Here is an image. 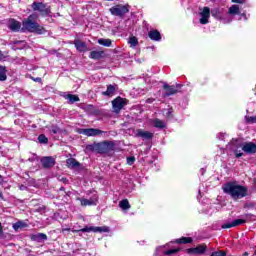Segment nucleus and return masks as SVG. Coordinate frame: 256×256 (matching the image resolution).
<instances>
[{
	"label": "nucleus",
	"mask_w": 256,
	"mask_h": 256,
	"mask_svg": "<svg viewBox=\"0 0 256 256\" xmlns=\"http://www.w3.org/2000/svg\"><path fill=\"white\" fill-rule=\"evenodd\" d=\"M222 190L226 195H229L233 201H239V199H243L249 195V189L235 181L224 184Z\"/></svg>",
	"instance_id": "f257e3e1"
},
{
	"label": "nucleus",
	"mask_w": 256,
	"mask_h": 256,
	"mask_svg": "<svg viewBox=\"0 0 256 256\" xmlns=\"http://www.w3.org/2000/svg\"><path fill=\"white\" fill-rule=\"evenodd\" d=\"M37 14H31L26 20L22 22V31H28L29 33H36L37 35H45L47 30L39 23L35 22Z\"/></svg>",
	"instance_id": "f03ea898"
},
{
	"label": "nucleus",
	"mask_w": 256,
	"mask_h": 256,
	"mask_svg": "<svg viewBox=\"0 0 256 256\" xmlns=\"http://www.w3.org/2000/svg\"><path fill=\"white\" fill-rule=\"evenodd\" d=\"M88 151H96V153L105 154L115 151V142L113 141H103L100 143H94L86 146Z\"/></svg>",
	"instance_id": "7ed1b4c3"
},
{
	"label": "nucleus",
	"mask_w": 256,
	"mask_h": 256,
	"mask_svg": "<svg viewBox=\"0 0 256 256\" xmlns=\"http://www.w3.org/2000/svg\"><path fill=\"white\" fill-rule=\"evenodd\" d=\"M80 135H86V137H99V135H103L107 132L99 130L97 128H80L78 130Z\"/></svg>",
	"instance_id": "20e7f679"
},
{
	"label": "nucleus",
	"mask_w": 256,
	"mask_h": 256,
	"mask_svg": "<svg viewBox=\"0 0 256 256\" xmlns=\"http://www.w3.org/2000/svg\"><path fill=\"white\" fill-rule=\"evenodd\" d=\"M77 201H80L81 207H93L99 203V196L97 193H94L89 199L87 198H77Z\"/></svg>",
	"instance_id": "39448f33"
},
{
	"label": "nucleus",
	"mask_w": 256,
	"mask_h": 256,
	"mask_svg": "<svg viewBox=\"0 0 256 256\" xmlns=\"http://www.w3.org/2000/svg\"><path fill=\"white\" fill-rule=\"evenodd\" d=\"M109 11L114 17H123V15H127V13H129V8H127V6L118 4L111 7Z\"/></svg>",
	"instance_id": "423d86ee"
},
{
	"label": "nucleus",
	"mask_w": 256,
	"mask_h": 256,
	"mask_svg": "<svg viewBox=\"0 0 256 256\" xmlns=\"http://www.w3.org/2000/svg\"><path fill=\"white\" fill-rule=\"evenodd\" d=\"M32 9H33V11H39L40 15H42V17H47V15H49V13H51V9H49V6H47V4H44L41 2H33Z\"/></svg>",
	"instance_id": "0eeeda50"
},
{
	"label": "nucleus",
	"mask_w": 256,
	"mask_h": 256,
	"mask_svg": "<svg viewBox=\"0 0 256 256\" xmlns=\"http://www.w3.org/2000/svg\"><path fill=\"white\" fill-rule=\"evenodd\" d=\"M226 149H228L229 151H232L235 154V157L237 159H239V157H243V152H241L240 149H242L241 145H239V142H237V140H233L231 141Z\"/></svg>",
	"instance_id": "6e6552de"
},
{
	"label": "nucleus",
	"mask_w": 256,
	"mask_h": 256,
	"mask_svg": "<svg viewBox=\"0 0 256 256\" xmlns=\"http://www.w3.org/2000/svg\"><path fill=\"white\" fill-rule=\"evenodd\" d=\"M82 233H109V227L103 226V227H98V226H90V227H84L80 230Z\"/></svg>",
	"instance_id": "1a4fd4ad"
},
{
	"label": "nucleus",
	"mask_w": 256,
	"mask_h": 256,
	"mask_svg": "<svg viewBox=\"0 0 256 256\" xmlns=\"http://www.w3.org/2000/svg\"><path fill=\"white\" fill-rule=\"evenodd\" d=\"M125 105H127V102H125V99L121 97H117L112 101V107H113L114 113H120L121 109H123Z\"/></svg>",
	"instance_id": "9d476101"
},
{
	"label": "nucleus",
	"mask_w": 256,
	"mask_h": 256,
	"mask_svg": "<svg viewBox=\"0 0 256 256\" xmlns=\"http://www.w3.org/2000/svg\"><path fill=\"white\" fill-rule=\"evenodd\" d=\"M200 17L201 25H207V23H209V18L211 17V9L209 7H204L200 12Z\"/></svg>",
	"instance_id": "9b49d317"
},
{
	"label": "nucleus",
	"mask_w": 256,
	"mask_h": 256,
	"mask_svg": "<svg viewBox=\"0 0 256 256\" xmlns=\"http://www.w3.org/2000/svg\"><path fill=\"white\" fill-rule=\"evenodd\" d=\"M163 89L165 91L163 97H171V95H176V93H179V90H177L175 85L165 83Z\"/></svg>",
	"instance_id": "f8f14e48"
},
{
	"label": "nucleus",
	"mask_w": 256,
	"mask_h": 256,
	"mask_svg": "<svg viewBox=\"0 0 256 256\" xmlns=\"http://www.w3.org/2000/svg\"><path fill=\"white\" fill-rule=\"evenodd\" d=\"M8 29H10V31H13L14 33L21 31V22L11 18L8 21Z\"/></svg>",
	"instance_id": "ddd939ff"
},
{
	"label": "nucleus",
	"mask_w": 256,
	"mask_h": 256,
	"mask_svg": "<svg viewBox=\"0 0 256 256\" xmlns=\"http://www.w3.org/2000/svg\"><path fill=\"white\" fill-rule=\"evenodd\" d=\"M207 251V247L203 245H199L195 248L187 249V253L189 255H203Z\"/></svg>",
	"instance_id": "4468645a"
},
{
	"label": "nucleus",
	"mask_w": 256,
	"mask_h": 256,
	"mask_svg": "<svg viewBox=\"0 0 256 256\" xmlns=\"http://www.w3.org/2000/svg\"><path fill=\"white\" fill-rule=\"evenodd\" d=\"M242 151L248 153V155H253L256 153V144L253 142H247L242 146Z\"/></svg>",
	"instance_id": "2eb2a0df"
},
{
	"label": "nucleus",
	"mask_w": 256,
	"mask_h": 256,
	"mask_svg": "<svg viewBox=\"0 0 256 256\" xmlns=\"http://www.w3.org/2000/svg\"><path fill=\"white\" fill-rule=\"evenodd\" d=\"M41 163L44 167V169H51V167L55 166V158L51 156L43 157L41 159Z\"/></svg>",
	"instance_id": "dca6fc26"
},
{
	"label": "nucleus",
	"mask_w": 256,
	"mask_h": 256,
	"mask_svg": "<svg viewBox=\"0 0 256 256\" xmlns=\"http://www.w3.org/2000/svg\"><path fill=\"white\" fill-rule=\"evenodd\" d=\"M61 97L66 99L70 105H73V103H77L80 101L79 96L73 95V94H67L66 92H63L61 94Z\"/></svg>",
	"instance_id": "f3484780"
},
{
	"label": "nucleus",
	"mask_w": 256,
	"mask_h": 256,
	"mask_svg": "<svg viewBox=\"0 0 256 256\" xmlns=\"http://www.w3.org/2000/svg\"><path fill=\"white\" fill-rule=\"evenodd\" d=\"M136 137H140L141 139H153V133L149 132V131H145L143 129H138L136 131Z\"/></svg>",
	"instance_id": "a211bd4d"
},
{
	"label": "nucleus",
	"mask_w": 256,
	"mask_h": 256,
	"mask_svg": "<svg viewBox=\"0 0 256 256\" xmlns=\"http://www.w3.org/2000/svg\"><path fill=\"white\" fill-rule=\"evenodd\" d=\"M150 123L153 125V127H156V129H165V127H167V123L158 118L152 119Z\"/></svg>",
	"instance_id": "6ab92c4d"
},
{
	"label": "nucleus",
	"mask_w": 256,
	"mask_h": 256,
	"mask_svg": "<svg viewBox=\"0 0 256 256\" xmlns=\"http://www.w3.org/2000/svg\"><path fill=\"white\" fill-rule=\"evenodd\" d=\"M30 239L32 241H36L37 243H43V241H47V234L45 233L32 234L30 236Z\"/></svg>",
	"instance_id": "aec40b11"
},
{
	"label": "nucleus",
	"mask_w": 256,
	"mask_h": 256,
	"mask_svg": "<svg viewBox=\"0 0 256 256\" xmlns=\"http://www.w3.org/2000/svg\"><path fill=\"white\" fill-rule=\"evenodd\" d=\"M115 91H117V85H108L107 86V90L102 92V95H104V97H113V95H115Z\"/></svg>",
	"instance_id": "412c9836"
},
{
	"label": "nucleus",
	"mask_w": 256,
	"mask_h": 256,
	"mask_svg": "<svg viewBox=\"0 0 256 256\" xmlns=\"http://www.w3.org/2000/svg\"><path fill=\"white\" fill-rule=\"evenodd\" d=\"M74 45L80 53H85V51H87V44L81 40H74Z\"/></svg>",
	"instance_id": "4be33fe9"
},
{
	"label": "nucleus",
	"mask_w": 256,
	"mask_h": 256,
	"mask_svg": "<svg viewBox=\"0 0 256 256\" xmlns=\"http://www.w3.org/2000/svg\"><path fill=\"white\" fill-rule=\"evenodd\" d=\"M105 55V52L104 51H92L90 52L89 54V58L90 59H94L95 61H98L99 59H103Z\"/></svg>",
	"instance_id": "5701e85b"
},
{
	"label": "nucleus",
	"mask_w": 256,
	"mask_h": 256,
	"mask_svg": "<svg viewBox=\"0 0 256 256\" xmlns=\"http://www.w3.org/2000/svg\"><path fill=\"white\" fill-rule=\"evenodd\" d=\"M148 37L151 39V41H160L161 33L159 32V30H151L148 33Z\"/></svg>",
	"instance_id": "b1692460"
},
{
	"label": "nucleus",
	"mask_w": 256,
	"mask_h": 256,
	"mask_svg": "<svg viewBox=\"0 0 256 256\" xmlns=\"http://www.w3.org/2000/svg\"><path fill=\"white\" fill-rule=\"evenodd\" d=\"M228 15L232 17V15H241V10L239 9V5H232L228 9Z\"/></svg>",
	"instance_id": "393cba45"
},
{
	"label": "nucleus",
	"mask_w": 256,
	"mask_h": 256,
	"mask_svg": "<svg viewBox=\"0 0 256 256\" xmlns=\"http://www.w3.org/2000/svg\"><path fill=\"white\" fill-rule=\"evenodd\" d=\"M250 215L251 214H246L244 218L234 220L232 222L233 227H239V225H243V224L247 223V219H249Z\"/></svg>",
	"instance_id": "a878e982"
},
{
	"label": "nucleus",
	"mask_w": 256,
	"mask_h": 256,
	"mask_svg": "<svg viewBox=\"0 0 256 256\" xmlns=\"http://www.w3.org/2000/svg\"><path fill=\"white\" fill-rule=\"evenodd\" d=\"M27 223L23 222V221H18L16 223L13 224V229L14 231H21V229H25V227H27Z\"/></svg>",
	"instance_id": "bb28decb"
},
{
	"label": "nucleus",
	"mask_w": 256,
	"mask_h": 256,
	"mask_svg": "<svg viewBox=\"0 0 256 256\" xmlns=\"http://www.w3.org/2000/svg\"><path fill=\"white\" fill-rule=\"evenodd\" d=\"M210 15H212V17H214V19H218V21L221 20V17L223 16L221 14V10H219V8H214L210 11Z\"/></svg>",
	"instance_id": "cd10ccee"
},
{
	"label": "nucleus",
	"mask_w": 256,
	"mask_h": 256,
	"mask_svg": "<svg viewBox=\"0 0 256 256\" xmlns=\"http://www.w3.org/2000/svg\"><path fill=\"white\" fill-rule=\"evenodd\" d=\"M119 207L124 211H127V209H131V204H129V200L124 199L119 202Z\"/></svg>",
	"instance_id": "c85d7f7f"
},
{
	"label": "nucleus",
	"mask_w": 256,
	"mask_h": 256,
	"mask_svg": "<svg viewBox=\"0 0 256 256\" xmlns=\"http://www.w3.org/2000/svg\"><path fill=\"white\" fill-rule=\"evenodd\" d=\"M128 43L130 44V47H131L132 49H135V47H137V45H139V40L137 39V37L131 36V37L128 39Z\"/></svg>",
	"instance_id": "c756f323"
},
{
	"label": "nucleus",
	"mask_w": 256,
	"mask_h": 256,
	"mask_svg": "<svg viewBox=\"0 0 256 256\" xmlns=\"http://www.w3.org/2000/svg\"><path fill=\"white\" fill-rule=\"evenodd\" d=\"M0 81H7V68L0 66Z\"/></svg>",
	"instance_id": "7c9ffc66"
},
{
	"label": "nucleus",
	"mask_w": 256,
	"mask_h": 256,
	"mask_svg": "<svg viewBox=\"0 0 256 256\" xmlns=\"http://www.w3.org/2000/svg\"><path fill=\"white\" fill-rule=\"evenodd\" d=\"M67 166L71 167L72 169L75 167H79V162L75 160V158H69L66 160Z\"/></svg>",
	"instance_id": "2f4dec72"
},
{
	"label": "nucleus",
	"mask_w": 256,
	"mask_h": 256,
	"mask_svg": "<svg viewBox=\"0 0 256 256\" xmlns=\"http://www.w3.org/2000/svg\"><path fill=\"white\" fill-rule=\"evenodd\" d=\"M99 45H103V47H111L112 41L111 39H105V38H100L98 39Z\"/></svg>",
	"instance_id": "473e14b6"
},
{
	"label": "nucleus",
	"mask_w": 256,
	"mask_h": 256,
	"mask_svg": "<svg viewBox=\"0 0 256 256\" xmlns=\"http://www.w3.org/2000/svg\"><path fill=\"white\" fill-rule=\"evenodd\" d=\"M220 21L224 25H228V23H231V21H233V16H230L229 14H227L226 16H221Z\"/></svg>",
	"instance_id": "72a5a7b5"
},
{
	"label": "nucleus",
	"mask_w": 256,
	"mask_h": 256,
	"mask_svg": "<svg viewBox=\"0 0 256 256\" xmlns=\"http://www.w3.org/2000/svg\"><path fill=\"white\" fill-rule=\"evenodd\" d=\"M192 242H193V239L191 237H182L175 240V243H182V244H187Z\"/></svg>",
	"instance_id": "f704fd0d"
},
{
	"label": "nucleus",
	"mask_w": 256,
	"mask_h": 256,
	"mask_svg": "<svg viewBox=\"0 0 256 256\" xmlns=\"http://www.w3.org/2000/svg\"><path fill=\"white\" fill-rule=\"evenodd\" d=\"M179 251H181V248H173V249L164 251V254L165 255H175V254L179 253Z\"/></svg>",
	"instance_id": "c9c22d12"
},
{
	"label": "nucleus",
	"mask_w": 256,
	"mask_h": 256,
	"mask_svg": "<svg viewBox=\"0 0 256 256\" xmlns=\"http://www.w3.org/2000/svg\"><path fill=\"white\" fill-rule=\"evenodd\" d=\"M38 141L39 143H49V139L47 138V136H45V134H40L38 136Z\"/></svg>",
	"instance_id": "e433bc0d"
},
{
	"label": "nucleus",
	"mask_w": 256,
	"mask_h": 256,
	"mask_svg": "<svg viewBox=\"0 0 256 256\" xmlns=\"http://www.w3.org/2000/svg\"><path fill=\"white\" fill-rule=\"evenodd\" d=\"M245 119H246V123H250V124L256 123V116H246Z\"/></svg>",
	"instance_id": "4c0bfd02"
},
{
	"label": "nucleus",
	"mask_w": 256,
	"mask_h": 256,
	"mask_svg": "<svg viewBox=\"0 0 256 256\" xmlns=\"http://www.w3.org/2000/svg\"><path fill=\"white\" fill-rule=\"evenodd\" d=\"M59 131H61V130L57 126L50 127V133H53V135H57V133H59Z\"/></svg>",
	"instance_id": "58836bf2"
},
{
	"label": "nucleus",
	"mask_w": 256,
	"mask_h": 256,
	"mask_svg": "<svg viewBox=\"0 0 256 256\" xmlns=\"http://www.w3.org/2000/svg\"><path fill=\"white\" fill-rule=\"evenodd\" d=\"M227 254L223 251L213 252L211 256H226Z\"/></svg>",
	"instance_id": "ea45409f"
},
{
	"label": "nucleus",
	"mask_w": 256,
	"mask_h": 256,
	"mask_svg": "<svg viewBox=\"0 0 256 256\" xmlns=\"http://www.w3.org/2000/svg\"><path fill=\"white\" fill-rule=\"evenodd\" d=\"M133 163H135V157L130 156L127 158V164L128 165H133Z\"/></svg>",
	"instance_id": "a19ab883"
},
{
	"label": "nucleus",
	"mask_w": 256,
	"mask_h": 256,
	"mask_svg": "<svg viewBox=\"0 0 256 256\" xmlns=\"http://www.w3.org/2000/svg\"><path fill=\"white\" fill-rule=\"evenodd\" d=\"M231 227L233 226V222L232 223H226L222 225V229H231Z\"/></svg>",
	"instance_id": "79ce46f5"
},
{
	"label": "nucleus",
	"mask_w": 256,
	"mask_h": 256,
	"mask_svg": "<svg viewBox=\"0 0 256 256\" xmlns=\"http://www.w3.org/2000/svg\"><path fill=\"white\" fill-rule=\"evenodd\" d=\"M232 3H239V4H243V3H247V0H231Z\"/></svg>",
	"instance_id": "37998d69"
},
{
	"label": "nucleus",
	"mask_w": 256,
	"mask_h": 256,
	"mask_svg": "<svg viewBox=\"0 0 256 256\" xmlns=\"http://www.w3.org/2000/svg\"><path fill=\"white\" fill-rule=\"evenodd\" d=\"M33 81H35V83H41V78L37 77V78H32Z\"/></svg>",
	"instance_id": "c03bdc74"
},
{
	"label": "nucleus",
	"mask_w": 256,
	"mask_h": 256,
	"mask_svg": "<svg viewBox=\"0 0 256 256\" xmlns=\"http://www.w3.org/2000/svg\"><path fill=\"white\" fill-rule=\"evenodd\" d=\"M19 189H20V191H26L27 186H25V185H20Z\"/></svg>",
	"instance_id": "a18cd8bd"
},
{
	"label": "nucleus",
	"mask_w": 256,
	"mask_h": 256,
	"mask_svg": "<svg viewBox=\"0 0 256 256\" xmlns=\"http://www.w3.org/2000/svg\"><path fill=\"white\" fill-rule=\"evenodd\" d=\"M173 113V109H169L168 112H167V117H171V114Z\"/></svg>",
	"instance_id": "49530a36"
},
{
	"label": "nucleus",
	"mask_w": 256,
	"mask_h": 256,
	"mask_svg": "<svg viewBox=\"0 0 256 256\" xmlns=\"http://www.w3.org/2000/svg\"><path fill=\"white\" fill-rule=\"evenodd\" d=\"M0 235H3V224L0 222Z\"/></svg>",
	"instance_id": "de8ad7c7"
},
{
	"label": "nucleus",
	"mask_w": 256,
	"mask_h": 256,
	"mask_svg": "<svg viewBox=\"0 0 256 256\" xmlns=\"http://www.w3.org/2000/svg\"><path fill=\"white\" fill-rule=\"evenodd\" d=\"M174 87H176L177 91H179V89H181V84H176Z\"/></svg>",
	"instance_id": "09e8293b"
},
{
	"label": "nucleus",
	"mask_w": 256,
	"mask_h": 256,
	"mask_svg": "<svg viewBox=\"0 0 256 256\" xmlns=\"http://www.w3.org/2000/svg\"><path fill=\"white\" fill-rule=\"evenodd\" d=\"M3 181H4V178L3 176L0 175V183H3Z\"/></svg>",
	"instance_id": "8fccbe9b"
},
{
	"label": "nucleus",
	"mask_w": 256,
	"mask_h": 256,
	"mask_svg": "<svg viewBox=\"0 0 256 256\" xmlns=\"http://www.w3.org/2000/svg\"><path fill=\"white\" fill-rule=\"evenodd\" d=\"M0 199H3V192L0 191Z\"/></svg>",
	"instance_id": "3c124183"
},
{
	"label": "nucleus",
	"mask_w": 256,
	"mask_h": 256,
	"mask_svg": "<svg viewBox=\"0 0 256 256\" xmlns=\"http://www.w3.org/2000/svg\"><path fill=\"white\" fill-rule=\"evenodd\" d=\"M153 102V99H148L147 100V103H152Z\"/></svg>",
	"instance_id": "603ef678"
},
{
	"label": "nucleus",
	"mask_w": 256,
	"mask_h": 256,
	"mask_svg": "<svg viewBox=\"0 0 256 256\" xmlns=\"http://www.w3.org/2000/svg\"><path fill=\"white\" fill-rule=\"evenodd\" d=\"M241 17H244V19H247V16L245 14H241Z\"/></svg>",
	"instance_id": "864d4df0"
},
{
	"label": "nucleus",
	"mask_w": 256,
	"mask_h": 256,
	"mask_svg": "<svg viewBox=\"0 0 256 256\" xmlns=\"http://www.w3.org/2000/svg\"><path fill=\"white\" fill-rule=\"evenodd\" d=\"M244 256H249V252H244Z\"/></svg>",
	"instance_id": "5fc2aeb1"
},
{
	"label": "nucleus",
	"mask_w": 256,
	"mask_h": 256,
	"mask_svg": "<svg viewBox=\"0 0 256 256\" xmlns=\"http://www.w3.org/2000/svg\"><path fill=\"white\" fill-rule=\"evenodd\" d=\"M157 253H159V248L156 249L155 255H157Z\"/></svg>",
	"instance_id": "6e6d98bb"
},
{
	"label": "nucleus",
	"mask_w": 256,
	"mask_h": 256,
	"mask_svg": "<svg viewBox=\"0 0 256 256\" xmlns=\"http://www.w3.org/2000/svg\"><path fill=\"white\" fill-rule=\"evenodd\" d=\"M60 191H65V188L61 187V188H60Z\"/></svg>",
	"instance_id": "4d7b16f0"
},
{
	"label": "nucleus",
	"mask_w": 256,
	"mask_h": 256,
	"mask_svg": "<svg viewBox=\"0 0 256 256\" xmlns=\"http://www.w3.org/2000/svg\"><path fill=\"white\" fill-rule=\"evenodd\" d=\"M205 173V170L202 169V174Z\"/></svg>",
	"instance_id": "13d9d810"
}]
</instances>
